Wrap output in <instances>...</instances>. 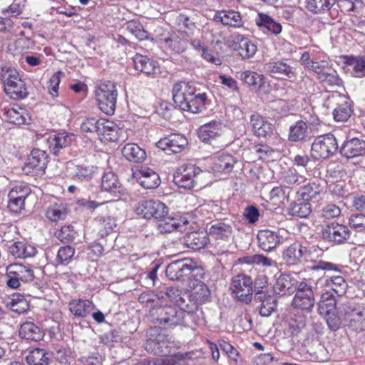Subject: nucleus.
I'll return each mask as SVG.
<instances>
[{
  "label": "nucleus",
  "mask_w": 365,
  "mask_h": 365,
  "mask_svg": "<svg viewBox=\"0 0 365 365\" xmlns=\"http://www.w3.org/2000/svg\"><path fill=\"white\" fill-rule=\"evenodd\" d=\"M118 127L112 121L100 119L98 135L101 141H116L118 139Z\"/></svg>",
  "instance_id": "412c9836"
},
{
  "label": "nucleus",
  "mask_w": 365,
  "mask_h": 365,
  "mask_svg": "<svg viewBox=\"0 0 365 365\" xmlns=\"http://www.w3.org/2000/svg\"><path fill=\"white\" fill-rule=\"evenodd\" d=\"M336 0H307V8L314 14H322L334 5Z\"/></svg>",
  "instance_id": "8fccbe9b"
},
{
  "label": "nucleus",
  "mask_w": 365,
  "mask_h": 365,
  "mask_svg": "<svg viewBox=\"0 0 365 365\" xmlns=\"http://www.w3.org/2000/svg\"><path fill=\"white\" fill-rule=\"evenodd\" d=\"M76 232L71 225L63 226L56 230L55 236L62 242H71L76 238Z\"/></svg>",
  "instance_id": "e2e57ef3"
},
{
  "label": "nucleus",
  "mask_w": 365,
  "mask_h": 365,
  "mask_svg": "<svg viewBox=\"0 0 365 365\" xmlns=\"http://www.w3.org/2000/svg\"><path fill=\"white\" fill-rule=\"evenodd\" d=\"M101 190L117 197L123 193V187L118 176L113 172L104 173L101 179Z\"/></svg>",
  "instance_id": "6ab92c4d"
},
{
  "label": "nucleus",
  "mask_w": 365,
  "mask_h": 365,
  "mask_svg": "<svg viewBox=\"0 0 365 365\" xmlns=\"http://www.w3.org/2000/svg\"><path fill=\"white\" fill-rule=\"evenodd\" d=\"M135 211L144 218L158 220L168 215V207L160 200H146L138 204Z\"/></svg>",
  "instance_id": "0eeeda50"
},
{
  "label": "nucleus",
  "mask_w": 365,
  "mask_h": 365,
  "mask_svg": "<svg viewBox=\"0 0 365 365\" xmlns=\"http://www.w3.org/2000/svg\"><path fill=\"white\" fill-rule=\"evenodd\" d=\"M230 289L235 298L242 303L248 304L253 298L252 280L250 277L237 274L231 282Z\"/></svg>",
  "instance_id": "39448f33"
},
{
  "label": "nucleus",
  "mask_w": 365,
  "mask_h": 365,
  "mask_svg": "<svg viewBox=\"0 0 365 365\" xmlns=\"http://www.w3.org/2000/svg\"><path fill=\"white\" fill-rule=\"evenodd\" d=\"M9 267L22 284L31 282L34 280L35 276L31 269L17 263L9 264Z\"/></svg>",
  "instance_id": "4c0bfd02"
},
{
  "label": "nucleus",
  "mask_w": 365,
  "mask_h": 365,
  "mask_svg": "<svg viewBox=\"0 0 365 365\" xmlns=\"http://www.w3.org/2000/svg\"><path fill=\"white\" fill-rule=\"evenodd\" d=\"M10 307L13 312L21 314L26 312L29 305L25 299L24 296L20 294H14L9 302Z\"/></svg>",
  "instance_id": "052dcab7"
},
{
  "label": "nucleus",
  "mask_w": 365,
  "mask_h": 365,
  "mask_svg": "<svg viewBox=\"0 0 365 365\" xmlns=\"http://www.w3.org/2000/svg\"><path fill=\"white\" fill-rule=\"evenodd\" d=\"M93 309V304L89 300L75 299L69 303V310L78 317H86Z\"/></svg>",
  "instance_id": "f704fd0d"
},
{
  "label": "nucleus",
  "mask_w": 365,
  "mask_h": 365,
  "mask_svg": "<svg viewBox=\"0 0 365 365\" xmlns=\"http://www.w3.org/2000/svg\"><path fill=\"white\" fill-rule=\"evenodd\" d=\"M123 156L129 161L141 163L146 158V153L135 143H127L122 149Z\"/></svg>",
  "instance_id": "473e14b6"
},
{
  "label": "nucleus",
  "mask_w": 365,
  "mask_h": 365,
  "mask_svg": "<svg viewBox=\"0 0 365 365\" xmlns=\"http://www.w3.org/2000/svg\"><path fill=\"white\" fill-rule=\"evenodd\" d=\"M126 27L138 39L142 41L148 38V32L138 21H130Z\"/></svg>",
  "instance_id": "0e129e2a"
},
{
  "label": "nucleus",
  "mask_w": 365,
  "mask_h": 365,
  "mask_svg": "<svg viewBox=\"0 0 365 365\" xmlns=\"http://www.w3.org/2000/svg\"><path fill=\"white\" fill-rule=\"evenodd\" d=\"M150 336L146 341V349L150 350L156 355H166L168 352L167 349L173 341L172 337L165 332L160 331V328L155 327L150 330Z\"/></svg>",
  "instance_id": "9d476101"
},
{
  "label": "nucleus",
  "mask_w": 365,
  "mask_h": 365,
  "mask_svg": "<svg viewBox=\"0 0 365 365\" xmlns=\"http://www.w3.org/2000/svg\"><path fill=\"white\" fill-rule=\"evenodd\" d=\"M292 301L295 308L311 312L315 304L314 292L312 285L307 282H299Z\"/></svg>",
  "instance_id": "6e6552de"
},
{
  "label": "nucleus",
  "mask_w": 365,
  "mask_h": 365,
  "mask_svg": "<svg viewBox=\"0 0 365 365\" xmlns=\"http://www.w3.org/2000/svg\"><path fill=\"white\" fill-rule=\"evenodd\" d=\"M29 365H48V353L43 349L31 350L26 358Z\"/></svg>",
  "instance_id": "49530a36"
},
{
  "label": "nucleus",
  "mask_w": 365,
  "mask_h": 365,
  "mask_svg": "<svg viewBox=\"0 0 365 365\" xmlns=\"http://www.w3.org/2000/svg\"><path fill=\"white\" fill-rule=\"evenodd\" d=\"M291 193L290 187L280 185L274 187L269 192L270 199L279 203H284V200L288 201Z\"/></svg>",
  "instance_id": "680f3d73"
},
{
  "label": "nucleus",
  "mask_w": 365,
  "mask_h": 365,
  "mask_svg": "<svg viewBox=\"0 0 365 365\" xmlns=\"http://www.w3.org/2000/svg\"><path fill=\"white\" fill-rule=\"evenodd\" d=\"M5 118L10 123L22 125L26 122L28 114L21 108H9L4 113Z\"/></svg>",
  "instance_id": "37998d69"
},
{
  "label": "nucleus",
  "mask_w": 365,
  "mask_h": 365,
  "mask_svg": "<svg viewBox=\"0 0 365 365\" xmlns=\"http://www.w3.org/2000/svg\"><path fill=\"white\" fill-rule=\"evenodd\" d=\"M48 155L40 149H34L24 168L26 174H38L44 172L48 163Z\"/></svg>",
  "instance_id": "f8f14e48"
},
{
  "label": "nucleus",
  "mask_w": 365,
  "mask_h": 365,
  "mask_svg": "<svg viewBox=\"0 0 365 365\" xmlns=\"http://www.w3.org/2000/svg\"><path fill=\"white\" fill-rule=\"evenodd\" d=\"M173 291V288L169 287L167 288V291L165 292H160L158 294H155L152 292H145L139 296L138 301L140 303L145 305H152L155 304L160 306V304H163V299L165 298V297H170V292Z\"/></svg>",
  "instance_id": "72a5a7b5"
},
{
  "label": "nucleus",
  "mask_w": 365,
  "mask_h": 365,
  "mask_svg": "<svg viewBox=\"0 0 365 365\" xmlns=\"http://www.w3.org/2000/svg\"><path fill=\"white\" fill-rule=\"evenodd\" d=\"M264 76L252 71H246L241 73V80L249 86L255 88L261 87L264 83Z\"/></svg>",
  "instance_id": "6e6d98bb"
},
{
  "label": "nucleus",
  "mask_w": 365,
  "mask_h": 365,
  "mask_svg": "<svg viewBox=\"0 0 365 365\" xmlns=\"http://www.w3.org/2000/svg\"><path fill=\"white\" fill-rule=\"evenodd\" d=\"M250 124L254 134L258 137L266 138L272 134V124L259 114H253L250 116Z\"/></svg>",
  "instance_id": "a211bd4d"
},
{
  "label": "nucleus",
  "mask_w": 365,
  "mask_h": 365,
  "mask_svg": "<svg viewBox=\"0 0 365 365\" xmlns=\"http://www.w3.org/2000/svg\"><path fill=\"white\" fill-rule=\"evenodd\" d=\"M187 144L185 137L179 134H171L160 139L158 142V147L168 152L173 153H180Z\"/></svg>",
  "instance_id": "ddd939ff"
},
{
  "label": "nucleus",
  "mask_w": 365,
  "mask_h": 365,
  "mask_svg": "<svg viewBox=\"0 0 365 365\" xmlns=\"http://www.w3.org/2000/svg\"><path fill=\"white\" fill-rule=\"evenodd\" d=\"M75 254V249L69 245L63 246L58 250L56 261L59 264H67Z\"/></svg>",
  "instance_id": "69168bd1"
},
{
  "label": "nucleus",
  "mask_w": 365,
  "mask_h": 365,
  "mask_svg": "<svg viewBox=\"0 0 365 365\" xmlns=\"http://www.w3.org/2000/svg\"><path fill=\"white\" fill-rule=\"evenodd\" d=\"M68 215V209L64 204H54L50 206L46 211L47 218L52 222L63 220Z\"/></svg>",
  "instance_id": "09e8293b"
},
{
  "label": "nucleus",
  "mask_w": 365,
  "mask_h": 365,
  "mask_svg": "<svg viewBox=\"0 0 365 365\" xmlns=\"http://www.w3.org/2000/svg\"><path fill=\"white\" fill-rule=\"evenodd\" d=\"M326 285L331 288L338 296L344 295L347 289L348 285L342 276H327L325 279Z\"/></svg>",
  "instance_id": "a19ab883"
},
{
  "label": "nucleus",
  "mask_w": 365,
  "mask_h": 365,
  "mask_svg": "<svg viewBox=\"0 0 365 365\" xmlns=\"http://www.w3.org/2000/svg\"><path fill=\"white\" fill-rule=\"evenodd\" d=\"M299 282L289 274H282L276 279L274 291L280 296L290 295L295 292Z\"/></svg>",
  "instance_id": "4468645a"
},
{
  "label": "nucleus",
  "mask_w": 365,
  "mask_h": 365,
  "mask_svg": "<svg viewBox=\"0 0 365 365\" xmlns=\"http://www.w3.org/2000/svg\"><path fill=\"white\" fill-rule=\"evenodd\" d=\"M318 79L326 86L331 87H341L343 85V81L336 72L329 68L323 73H321V76Z\"/></svg>",
  "instance_id": "5fc2aeb1"
},
{
  "label": "nucleus",
  "mask_w": 365,
  "mask_h": 365,
  "mask_svg": "<svg viewBox=\"0 0 365 365\" xmlns=\"http://www.w3.org/2000/svg\"><path fill=\"white\" fill-rule=\"evenodd\" d=\"M222 133V126L220 121L212 120L205 123L198 129V136L205 143H211Z\"/></svg>",
  "instance_id": "f3484780"
},
{
  "label": "nucleus",
  "mask_w": 365,
  "mask_h": 365,
  "mask_svg": "<svg viewBox=\"0 0 365 365\" xmlns=\"http://www.w3.org/2000/svg\"><path fill=\"white\" fill-rule=\"evenodd\" d=\"M202 170L194 165L180 167L174 173L173 182L179 187L190 190L194 187Z\"/></svg>",
  "instance_id": "423d86ee"
},
{
  "label": "nucleus",
  "mask_w": 365,
  "mask_h": 365,
  "mask_svg": "<svg viewBox=\"0 0 365 365\" xmlns=\"http://www.w3.org/2000/svg\"><path fill=\"white\" fill-rule=\"evenodd\" d=\"M152 314L156 315V321L165 327L182 326L185 323V314L182 310L175 307L163 306L160 304L152 310Z\"/></svg>",
  "instance_id": "7ed1b4c3"
},
{
  "label": "nucleus",
  "mask_w": 365,
  "mask_h": 365,
  "mask_svg": "<svg viewBox=\"0 0 365 365\" xmlns=\"http://www.w3.org/2000/svg\"><path fill=\"white\" fill-rule=\"evenodd\" d=\"M9 252L16 259H25L34 257L36 253V249L25 241H17L9 246Z\"/></svg>",
  "instance_id": "b1692460"
},
{
  "label": "nucleus",
  "mask_w": 365,
  "mask_h": 365,
  "mask_svg": "<svg viewBox=\"0 0 365 365\" xmlns=\"http://www.w3.org/2000/svg\"><path fill=\"white\" fill-rule=\"evenodd\" d=\"M351 113V109L347 103L339 105L333 112L334 120L339 122L346 121Z\"/></svg>",
  "instance_id": "338daca9"
},
{
  "label": "nucleus",
  "mask_w": 365,
  "mask_h": 365,
  "mask_svg": "<svg viewBox=\"0 0 365 365\" xmlns=\"http://www.w3.org/2000/svg\"><path fill=\"white\" fill-rule=\"evenodd\" d=\"M350 227L356 232H365V214H353L349 219Z\"/></svg>",
  "instance_id": "774afa93"
},
{
  "label": "nucleus",
  "mask_w": 365,
  "mask_h": 365,
  "mask_svg": "<svg viewBox=\"0 0 365 365\" xmlns=\"http://www.w3.org/2000/svg\"><path fill=\"white\" fill-rule=\"evenodd\" d=\"M95 222L101 237L108 235L117 226L116 220L110 215H98L95 218Z\"/></svg>",
  "instance_id": "2f4dec72"
},
{
  "label": "nucleus",
  "mask_w": 365,
  "mask_h": 365,
  "mask_svg": "<svg viewBox=\"0 0 365 365\" xmlns=\"http://www.w3.org/2000/svg\"><path fill=\"white\" fill-rule=\"evenodd\" d=\"M345 63L351 66L353 75L355 77H365V56H348Z\"/></svg>",
  "instance_id": "ea45409f"
},
{
  "label": "nucleus",
  "mask_w": 365,
  "mask_h": 365,
  "mask_svg": "<svg viewBox=\"0 0 365 365\" xmlns=\"http://www.w3.org/2000/svg\"><path fill=\"white\" fill-rule=\"evenodd\" d=\"M73 135L67 133H59L49 140V148L53 155H58L60 150L69 146Z\"/></svg>",
  "instance_id": "c85d7f7f"
},
{
  "label": "nucleus",
  "mask_w": 365,
  "mask_h": 365,
  "mask_svg": "<svg viewBox=\"0 0 365 365\" xmlns=\"http://www.w3.org/2000/svg\"><path fill=\"white\" fill-rule=\"evenodd\" d=\"M304 252H306V247L298 242H295L289 246L283 252V258L287 262L294 264L302 258H304Z\"/></svg>",
  "instance_id": "c9c22d12"
},
{
  "label": "nucleus",
  "mask_w": 365,
  "mask_h": 365,
  "mask_svg": "<svg viewBox=\"0 0 365 365\" xmlns=\"http://www.w3.org/2000/svg\"><path fill=\"white\" fill-rule=\"evenodd\" d=\"M4 89L6 95L14 100L23 99L28 95L26 83L21 77L4 88Z\"/></svg>",
  "instance_id": "c756f323"
},
{
  "label": "nucleus",
  "mask_w": 365,
  "mask_h": 365,
  "mask_svg": "<svg viewBox=\"0 0 365 365\" xmlns=\"http://www.w3.org/2000/svg\"><path fill=\"white\" fill-rule=\"evenodd\" d=\"M189 297H191L192 300L195 301L199 305H202L209 301L210 292L205 283L198 282L191 291Z\"/></svg>",
  "instance_id": "58836bf2"
},
{
  "label": "nucleus",
  "mask_w": 365,
  "mask_h": 365,
  "mask_svg": "<svg viewBox=\"0 0 365 365\" xmlns=\"http://www.w3.org/2000/svg\"><path fill=\"white\" fill-rule=\"evenodd\" d=\"M236 163L230 154H222L215 163V169L218 172L230 173Z\"/></svg>",
  "instance_id": "603ef678"
},
{
  "label": "nucleus",
  "mask_w": 365,
  "mask_h": 365,
  "mask_svg": "<svg viewBox=\"0 0 365 365\" xmlns=\"http://www.w3.org/2000/svg\"><path fill=\"white\" fill-rule=\"evenodd\" d=\"M321 234L324 240L341 244L349 238L350 230L346 225L332 222L322 228Z\"/></svg>",
  "instance_id": "9b49d317"
},
{
  "label": "nucleus",
  "mask_w": 365,
  "mask_h": 365,
  "mask_svg": "<svg viewBox=\"0 0 365 365\" xmlns=\"http://www.w3.org/2000/svg\"><path fill=\"white\" fill-rule=\"evenodd\" d=\"M163 41L164 46L175 53H181L186 49V41L175 35L165 38Z\"/></svg>",
  "instance_id": "4d7b16f0"
},
{
  "label": "nucleus",
  "mask_w": 365,
  "mask_h": 365,
  "mask_svg": "<svg viewBox=\"0 0 365 365\" xmlns=\"http://www.w3.org/2000/svg\"><path fill=\"white\" fill-rule=\"evenodd\" d=\"M254 299L256 302L261 303L259 309V314L262 317L270 316L277 307L274 297L262 290L255 293Z\"/></svg>",
  "instance_id": "5701e85b"
},
{
  "label": "nucleus",
  "mask_w": 365,
  "mask_h": 365,
  "mask_svg": "<svg viewBox=\"0 0 365 365\" xmlns=\"http://www.w3.org/2000/svg\"><path fill=\"white\" fill-rule=\"evenodd\" d=\"M234 41L237 44L235 48L243 58H249L255 54L257 46L250 39L237 35Z\"/></svg>",
  "instance_id": "7c9ffc66"
},
{
  "label": "nucleus",
  "mask_w": 365,
  "mask_h": 365,
  "mask_svg": "<svg viewBox=\"0 0 365 365\" xmlns=\"http://www.w3.org/2000/svg\"><path fill=\"white\" fill-rule=\"evenodd\" d=\"M305 178L302 175H299L295 170L289 169L284 173L282 182L284 187H290L298 186L302 183L304 182Z\"/></svg>",
  "instance_id": "864d4df0"
},
{
  "label": "nucleus",
  "mask_w": 365,
  "mask_h": 365,
  "mask_svg": "<svg viewBox=\"0 0 365 365\" xmlns=\"http://www.w3.org/2000/svg\"><path fill=\"white\" fill-rule=\"evenodd\" d=\"M97 170L98 168L93 165L82 163L76 165L74 168H72L70 175L75 180L88 181L97 173Z\"/></svg>",
  "instance_id": "a878e982"
},
{
  "label": "nucleus",
  "mask_w": 365,
  "mask_h": 365,
  "mask_svg": "<svg viewBox=\"0 0 365 365\" xmlns=\"http://www.w3.org/2000/svg\"><path fill=\"white\" fill-rule=\"evenodd\" d=\"M135 68L145 74L154 75L159 71L158 63L145 56L137 53L133 58Z\"/></svg>",
  "instance_id": "393cba45"
},
{
  "label": "nucleus",
  "mask_w": 365,
  "mask_h": 365,
  "mask_svg": "<svg viewBox=\"0 0 365 365\" xmlns=\"http://www.w3.org/2000/svg\"><path fill=\"white\" fill-rule=\"evenodd\" d=\"M257 240L260 248L267 252L275 248L280 241L276 232L267 230L259 231Z\"/></svg>",
  "instance_id": "cd10ccee"
},
{
  "label": "nucleus",
  "mask_w": 365,
  "mask_h": 365,
  "mask_svg": "<svg viewBox=\"0 0 365 365\" xmlns=\"http://www.w3.org/2000/svg\"><path fill=\"white\" fill-rule=\"evenodd\" d=\"M19 78H20L19 73L15 68L11 66H4L1 68L0 79L4 85V88Z\"/></svg>",
  "instance_id": "bf43d9fd"
},
{
  "label": "nucleus",
  "mask_w": 365,
  "mask_h": 365,
  "mask_svg": "<svg viewBox=\"0 0 365 365\" xmlns=\"http://www.w3.org/2000/svg\"><path fill=\"white\" fill-rule=\"evenodd\" d=\"M232 233L230 225L225 222H217L213 224L209 229V235L216 240H226Z\"/></svg>",
  "instance_id": "e433bc0d"
},
{
  "label": "nucleus",
  "mask_w": 365,
  "mask_h": 365,
  "mask_svg": "<svg viewBox=\"0 0 365 365\" xmlns=\"http://www.w3.org/2000/svg\"><path fill=\"white\" fill-rule=\"evenodd\" d=\"M311 205L308 202H294L289 208V214L294 217L304 218L311 212Z\"/></svg>",
  "instance_id": "13d9d810"
},
{
  "label": "nucleus",
  "mask_w": 365,
  "mask_h": 365,
  "mask_svg": "<svg viewBox=\"0 0 365 365\" xmlns=\"http://www.w3.org/2000/svg\"><path fill=\"white\" fill-rule=\"evenodd\" d=\"M257 24L261 28L267 29L274 35L279 34L282 30V25L274 21L267 14H259V19L257 20Z\"/></svg>",
  "instance_id": "de8ad7c7"
},
{
  "label": "nucleus",
  "mask_w": 365,
  "mask_h": 365,
  "mask_svg": "<svg viewBox=\"0 0 365 365\" xmlns=\"http://www.w3.org/2000/svg\"><path fill=\"white\" fill-rule=\"evenodd\" d=\"M19 336L26 341H39L44 336L43 330L32 322L21 324L19 330Z\"/></svg>",
  "instance_id": "aec40b11"
},
{
  "label": "nucleus",
  "mask_w": 365,
  "mask_h": 365,
  "mask_svg": "<svg viewBox=\"0 0 365 365\" xmlns=\"http://www.w3.org/2000/svg\"><path fill=\"white\" fill-rule=\"evenodd\" d=\"M173 99L180 110L198 113L205 109L207 95L196 93L187 83L180 82L173 86Z\"/></svg>",
  "instance_id": "f257e3e1"
},
{
  "label": "nucleus",
  "mask_w": 365,
  "mask_h": 365,
  "mask_svg": "<svg viewBox=\"0 0 365 365\" xmlns=\"http://www.w3.org/2000/svg\"><path fill=\"white\" fill-rule=\"evenodd\" d=\"M181 221L167 216L158 220V228L160 233L172 232L175 230L182 231L186 221L182 225Z\"/></svg>",
  "instance_id": "79ce46f5"
},
{
  "label": "nucleus",
  "mask_w": 365,
  "mask_h": 365,
  "mask_svg": "<svg viewBox=\"0 0 365 365\" xmlns=\"http://www.w3.org/2000/svg\"><path fill=\"white\" fill-rule=\"evenodd\" d=\"M197 268L191 259L184 258L170 263L166 268L167 277L173 280H183Z\"/></svg>",
  "instance_id": "1a4fd4ad"
},
{
  "label": "nucleus",
  "mask_w": 365,
  "mask_h": 365,
  "mask_svg": "<svg viewBox=\"0 0 365 365\" xmlns=\"http://www.w3.org/2000/svg\"><path fill=\"white\" fill-rule=\"evenodd\" d=\"M96 97L99 108L108 115H113L116 108L118 91L110 81H101L96 89Z\"/></svg>",
  "instance_id": "f03ea898"
},
{
  "label": "nucleus",
  "mask_w": 365,
  "mask_h": 365,
  "mask_svg": "<svg viewBox=\"0 0 365 365\" xmlns=\"http://www.w3.org/2000/svg\"><path fill=\"white\" fill-rule=\"evenodd\" d=\"M265 69L277 78H294L297 75L295 68L281 61L267 63Z\"/></svg>",
  "instance_id": "2eb2a0df"
},
{
  "label": "nucleus",
  "mask_w": 365,
  "mask_h": 365,
  "mask_svg": "<svg viewBox=\"0 0 365 365\" xmlns=\"http://www.w3.org/2000/svg\"><path fill=\"white\" fill-rule=\"evenodd\" d=\"M346 320L354 329L363 331L365 329V317L363 312L357 309H351V312L345 313Z\"/></svg>",
  "instance_id": "a18cd8bd"
},
{
  "label": "nucleus",
  "mask_w": 365,
  "mask_h": 365,
  "mask_svg": "<svg viewBox=\"0 0 365 365\" xmlns=\"http://www.w3.org/2000/svg\"><path fill=\"white\" fill-rule=\"evenodd\" d=\"M341 153L347 158L364 155L365 153V140L357 138L346 140L341 148Z\"/></svg>",
  "instance_id": "4be33fe9"
},
{
  "label": "nucleus",
  "mask_w": 365,
  "mask_h": 365,
  "mask_svg": "<svg viewBox=\"0 0 365 365\" xmlns=\"http://www.w3.org/2000/svg\"><path fill=\"white\" fill-rule=\"evenodd\" d=\"M207 241L206 235L203 232H191L186 240L187 246L194 250L204 248L207 244Z\"/></svg>",
  "instance_id": "3c124183"
},
{
  "label": "nucleus",
  "mask_w": 365,
  "mask_h": 365,
  "mask_svg": "<svg viewBox=\"0 0 365 365\" xmlns=\"http://www.w3.org/2000/svg\"><path fill=\"white\" fill-rule=\"evenodd\" d=\"M139 183L145 189H154L160 184V179L158 174L151 168L141 167L135 173Z\"/></svg>",
  "instance_id": "dca6fc26"
},
{
  "label": "nucleus",
  "mask_w": 365,
  "mask_h": 365,
  "mask_svg": "<svg viewBox=\"0 0 365 365\" xmlns=\"http://www.w3.org/2000/svg\"><path fill=\"white\" fill-rule=\"evenodd\" d=\"M214 19L223 25L232 27H240L243 24L240 14L234 10L219 11L215 15Z\"/></svg>",
  "instance_id": "bb28decb"
},
{
  "label": "nucleus",
  "mask_w": 365,
  "mask_h": 365,
  "mask_svg": "<svg viewBox=\"0 0 365 365\" xmlns=\"http://www.w3.org/2000/svg\"><path fill=\"white\" fill-rule=\"evenodd\" d=\"M308 127L303 120H298L290 127L289 140L292 142L302 141L306 138L308 134Z\"/></svg>",
  "instance_id": "c03bdc74"
},
{
  "label": "nucleus",
  "mask_w": 365,
  "mask_h": 365,
  "mask_svg": "<svg viewBox=\"0 0 365 365\" xmlns=\"http://www.w3.org/2000/svg\"><path fill=\"white\" fill-rule=\"evenodd\" d=\"M338 149V143L334 135L329 133L317 137L312 145L311 155L317 160L327 159Z\"/></svg>",
  "instance_id": "20e7f679"
}]
</instances>
